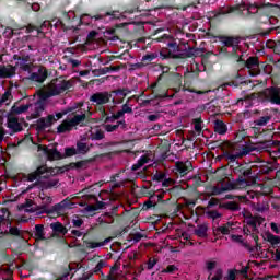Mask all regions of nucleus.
Listing matches in <instances>:
<instances>
[{
	"mask_svg": "<svg viewBox=\"0 0 280 280\" xmlns=\"http://www.w3.org/2000/svg\"><path fill=\"white\" fill-rule=\"evenodd\" d=\"M221 47H219V55L224 56V58H234L241 69H249L254 71L252 75H257L259 73V57L253 56L247 60H244L243 55L240 56L237 51L242 50V37L240 36H229V35H219L218 36Z\"/></svg>",
	"mask_w": 280,
	"mask_h": 280,
	"instance_id": "f257e3e1",
	"label": "nucleus"
},
{
	"mask_svg": "<svg viewBox=\"0 0 280 280\" xmlns=\"http://www.w3.org/2000/svg\"><path fill=\"white\" fill-rule=\"evenodd\" d=\"M256 148L243 143H230L228 149L223 150V153L218 159H224L228 163H235L237 159H244L248 156L250 152H255Z\"/></svg>",
	"mask_w": 280,
	"mask_h": 280,
	"instance_id": "f03ea898",
	"label": "nucleus"
},
{
	"mask_svg": "<svg viewBox=\"0 0 280 280\" xmlns=\"http://www.w3.org/2000/svg\"><path fill=\"white\" fill-rule=\"evenodd\" d=\"M168 40L166 43V47L160 50L161 60H174V56H178V51H180V46L176 42V39H172L170 35L164 34L159 38V42Z\"/></svg>",
	"mask_w": 280,
	"mask_h": 280,
	"instance_id": "7ed1b4c3",
	"label": "nucleus"
},
{
	"mask_svg": "<svg viewBox=\"0 0 280 280\" xmlns=\"http://www.w3.org/2000/svg\"><path fill=\"white\" fill-rule=\"evenodd\" d=\"M71 86H73L71 81H67L62 79V77L54 79L49 84L47 93H44L46 94L44 100H49V97H56V95H61V93H65V91H69Z\"/></svg>",
	"mask_w": 280,
	"mask_h": 280,
	"instance_id": "20e7f679",
	"label": "nucleus"
},
{
	"mask_svg": "<svg viewBox=\"0 0 280 280\" xmlns=\"http://www.w3.org/2000/svg\"><path fill=\"white\" fill-rule=\"evenodd\" d=\"M113 100V94L110 92H96L90 96V102L94 104V106H100L98 112L101 115L106 116V108L104 104H108Z\"/></svg>",
	"mask_w": 280,
	"mask_h": 280,
	"instance_id": "39448f33",
	"label": "nucleus"
},
{
	"mask_svg": "<svg viewBox=\"0 0 280 280\" xmlns=\"http://www.w3.org/2000/svg\"><path fill=\"white\" fill-rule=\"evenodd\" d=\"M86 120V114H77L71 119H66L57 127L58 135H62L65 132H71L75 126H80L82 121Z\"/></svg>",
	"mask_w": 280,
	"mask_h": 280,
	"instance_id": "423d86ee",
	"label": "nucleus"
},
{
	"mask_svg": "<svg viewBox=\"0 0 280 280\" xmlns=\"http://www.w3.org/2000/svg\"><path fill=\"white\" fill-rule=\"evenodd\" d=\"M50 176H54V168H49L47 164L38 166L34 172L30 173L26 177L28 183L37 180V185L40 180H47Z\"/></svg>",
	"mask_w": 280,
	"mask_h": 280,
	"instance_id": "0eeeda50",
	"label": "nucleus"
},
{
	"mask_svg": "<svg viewBox=\"0 0 280 280\" xmlns=\"http://www.w3.org/2000/svg\"><path fill=\"white\" fill-rule=\"evenodd\" d=\"M113 241V237H107L104 241L97 242V237L91 234V232H85L82 237L83 246L89 250L94 248H101V246H106L109 242Z\"/></svg>",
	"mask_w": 280,
	"mask_h": 280,
	"instance_id": "6e6552de",
	"label": "nucleus"
},
{
	"mask_svg": "<svg viewBox=\"0 0 280 280\" xmlns=\"http://www.w3.org/2000/svg\"><path fill=\"white\" fill-rule=\"evenodd\" d=\"M260 96L264 102H269V104H276V106H280V88H267L260 93Z\"/></svg>",
	"mask_w": 280,
	"mask_h": 280,
	"instance_id": "1a4fd4ad",
	"label": "nucleus"
},
{
	"mask_svg": "<svg viewBox=\"0 0 280 280\" xmlns=\"http://www.w3.org/2000/svg\"><path fill=\"white\" fill-rule=\"evenodd\" d=\"M37 152H43L48 161H62V159H65V155H62L57 148L49 149V147L45 144H38Z\"/></svg>",
	"mask_w": 280,
	"mask_h": 280,
	"instance_id": "9d476101",
	"label": "nucleus"
},
{
	"mask_svg": "<svg viewBox=\"0 0 280 280\" xmlns=\"http://www.w3.org/2000/svg\"><path fill=\"white\" fill-rule=\"evenodd\" d=\"M232 172L238 176L237 178H241V180H246V178L253 176V168H250L248 164H240V162H237L236 167L232 168Z\"/></svg>",
	"mask_w": 280,
	"mask_h": 280,
	"instance_id": "9b49d317",
	"label": "nucleus"
},
{
	"mask_svg": "<svg viewBox=\"0 0 280 280\" xmlns=\"http://www.w3.org/2000/svg\"><path fill=\"white\" fill-rule=\"evenodd\" d=\"M130 93H132V91L129 90L128 88L117 89L109 92V95H113L112 104L114 105L124 104V100L126 98V96L130 95Z\"/></svg>",
	"mask_w": 280,
	"mask_h": 280,
	"instance_id": "f8f14e48",
	"label": "nucleus"
},
{
	"mask_svg": "<svg viewBox=\"0 0 280 280\" xmlns=\"http://www.w3.org/2000/svg\"><path fill=\"white\" fill-rule=\"evenodd\" d=\"M248 187V179L236 178L234 182L229 180L222 186L223 191H235L236 189H246Z\"/></svg>",
	"mask_w": 280,
	"mask_h": 280,
	"instance_id": "ddd939ff",
	"label": "nucleus"
},
{
	"mask_svg": "<svg viewBox=\"0 0 280 280\" xmlns=\"http://www.w3.org/2000/svg\"><path fill=\"white\" fill-rule=\"evenodd\" d=\"M205 54V48H191L185 49L183 52H178L177 56H174V60H185V58H196Z\"/></svg>",
	"mask_w": 280,
	"mask_h": 280,
	"instance_id": "4468645a",
	"label": "nucleus"
},
{
	"mask_svg": "<svg viewBox=\"0 0 280 280\" xmlns=\"http://www.w3.org/2000/svg\"><path fill=\"white\" fill-rule=\"evenodd\" d=\"M54 121H57L56 116L48 115L46 118L42 117L36 121V130L37 132H45L46 128H51L54 126Z\"/></svg>",
	"mask_w": 280,
	"mask_h": 280,
	"instance_id": "2eb2a0df",
	"label": "nucleus"
},
{
	"mask_svg": "<svg viewBox=\"0 0 280 280\" xmlns=\"http://www.w3.org/2000/svg\"><path fill=\"white\" fill-rule=\"evenodd\" d=\"M42 198V205L38 207L37 211L39 213H47V215H51L56 213V210H54V206L49 208V205L54 202V199L50 196H44Z\"/></svg>",
	"mask_w": 280,
	"mask_h": 280,
	"instance_id": "dca6fc26",
	"label": "nucleus"
},
{
	"mask_svg": "<svg viewBox=\"0 0 280 280\" xmlns=\"http://www.w3.org/2000/svg\"><path fill=\"white\" fill-rule=\"evenodd\" d=\"M62 21L63 23H66L68 25V27H70L71 30L78 27V25H80L82 23V19H80L79 16H77L75 13H67L65 12L62 15Z\"/></svg>",
	"mask_w": 280,
	"mask_h": 280,
	"instance_id": "f3484780",
	"label": "nucleus"
},
{
	"mask_svg": "<svg viewBox=\"0 0 280 280\" xmlns=\"http://www.w3.org/2000/svg\"><path fill=\"white\" fill-rule=\"evenodd\" d=\"M191 170H194V164H191V161H189V160L186 162L178 161L175 163V171L182 177L187 176V174L190 173Z\"/></svg>",
	"mask_w": 280,
	"mask_h": 280,
	"instance_id": "a211bd4d",
	"label": "nucleus"
},
{
	"mask_svg": "<svg viewBox=\"0 0 280 280\" xmlns=\"http://www.w3.org/2000/svg\"><path fill=\"white\" fill-rule=\"evenodd\" d=\"M16 75V67L12 65H0V78L1 80H8Z\"/></svg>",
	"mask_w": 280,
	"mask_h": 280,
	"instance_id": "6ab92c4d",
	"label": "nucleus"
},
{
	"mask_svg": "<svg viewBox=\"0 0 280 280\" xmlns=\"http://www.w3.org/2000/svg\"><path fill=\"white\" fill-rule=\"evenodd\" d=\"M45 93L39 95V100L34 104V113L32 114L33 119H38L45 112Z\"/></svg>",
	"mask_w": 280,
	"mask_h": 280,
	"instance_id": "aec40b11",
	"label": "nucleus"
},
{
	"mask_svg": "<svg viewBox=\"0 0 280 280\" xmlns=\"http://www.w3.org/2000/svg\"><path fill=\"white\" fill-rule=\"evenodd\" d=\"M48 75V71L44 67H40L38 69V72L31 73L28 80H31L32 82H38L39 84H43V82L47 80Z\"/></svg>",
	"mask_w": 280,
	"mask_h": 280,
	"instance_id": "412c9836",
	"label": "nucleus"
},
{
	"mask_svg": "<svg viewBox=\"0 0 280 280\" xmlns=\"http://www.w3.org/2000/svg\"><path fill=\"white\" fill-rule=\"evenodd\" d=\"M74 205L75 203H73L71 199L66 198L61 202L52 206V211H55V213L61 214L65 213V209H73Z\"/></svg>",
	"mask_w": 280,
	"mask_h": 280,
	"instance_id": "4be33fe9",
	"label": "nucleus"
},
{
	"mask_svg": "<svg viewBox=\"0 0 280 280\" xmlns=\"http://www.w3.org/2000/svg\"><path fill=\"white\" fill-rule=\"evenodd\" d=\"M171 82L174 93H180L183 89V75L178 72L171 74Z\"/></svg>",
	"mask_w": 280,
	"mask_h": 280,
	"instance_id": "5701e85b",
	"label": "nucleus"
},
{
	"mask_svg": "<svg viewBox=\"0 0 280 280\" xmlns=\"http://www.w3.org/2000/svg\"><path fill=\"white\" fill-rule=\"evenodd\" d=\"M121 66H109V67H104L100 69L93 70L94 75L100 77V75H106V73H115L117 71H120Z\"/></svg>",
	"mask_w": 280,
	"mask_h": 280,
	"instance_id": "b1692460",
	"label": "nucleus"
},
{
	"mask_svg": "<svg viewBox=\"0 0 280 280\" xmlns=\"http://www.w3.org/2000/svg\"><path fill=\"white\" fill-rule=\"evenodd\" d=\"M8 128L12 130V132H23V125L19 121L16 117H9L8 118Z\"/></svg>",
	"mask_w": 280,
	"mask_h": 280,
	"instance_id": "393cba45",
	"label": "nucleus"
},
{
	"mask_svg": "<svg viewBox=\"0 0 280 280\" xmlns=\"http://www.w3.org/2000/svg\"><path fill=\"white\" fill-rule=\"evenodd\" d=\"M214 132L217 135H226V132H229V126L225 125L224 120H221V119H215L214 120Z\"/></svg>",
	"mask_w": 280,
	"mask_h": 280,
	"instance_id": "a878e982",
	"label": "nucleus"
},
{
	"mask_svg": "<svg viewBox=\"0 0 280 280\" xmlns=\"http://www.w3.org/2000/svg\"><path fill=\"white\" fill-rule=\"evenodd\" d=\"M182 91H188V93H196L197 95H205V91L194 89V83L189 79L184 80Z\"/></svg>",
	"mask_w": 280,
	"mask_h": 280,
	"instance_id": "bb28decb",
	"label": "nucleus"
},
{
	"mask_svg": "<svg viewBox=\"0 0 280 280\" xmlns=\"http://www.w3.org/2000/svg\"><path fill=\"white\" fill-rule=\"evenodd\" d=\"M221 16H226V14H242V7H226L219 11Z\"/></svg>",
	"mask_w": 280,
	"mask_h": 280,
	"instance_id": "cd10ccee",
	"label": "nucleus"
},
{
	"mask_svg": "<svg viewBox=\"0 0 280 280\" xmlns=\"http://www.w3.org/2000/svg\"><path fill=\"white\" fill-rule=\"evenodd\" d=\"M231 222H228L226 224L222 226H218L213 229L214 235H229L231 233Z\"/></svg>",
	"mask_w": 280,
	"mask_h": 280,
	"instance_id": "c85d7f7f",
	"label": "nucleus"
},
{
	"mask_svg": "<svg viewBox=\"0 0 280 280\" xmlns=\"http://www.w3.org/2000/svg\"><path fill=\"white\" fill-rule=\"evenodd\" d=\"M35 237L37 242H45V240H47V237H45V225H35Z\"/></svg>",
	"mask_w": 280,
	"mask_h": 280,
	"instance_id": "c756f323",
	"label": "nucleus"
},
{
	"mask_svg": "<svg viewBox=\"0 0 280 280\" xmlns=\"http://www.w3.org/2000/svg\"><path fill=\"white\" fill-rule=\"evenodd\" d=\"M219 209H226L228 211H240L242 209L240 203L235 201H228L225 203H219Z\"/></svg>",
	"mask_w": 280,
	"mask_h": 280,
	"instance_id": "7c9ffc66",
	"label": "nucleus"
},
{
	"mask_svg": "<svg viewBox=\"0 0 280 280\" xmlns=\"http://www.w3.org/2000/svg\"><path fill=\"white\" fill-rule=\"evenodd\" d=\"M31 106L32 104H26L21 106L13 105L11 107V113H13V115H23V113H27V110H30Z\"/></svg>",
	"mask_w": 280,
	"mask_h": 280,
	"instance_id": "2f4dec72",
	"label": "nucleus"
},
{
	"mask_svg": "<svg viewBox=\"0 0 280 280\" xmlns=\"http://www.w3.org/2000/svg\"><path fill=\"white\" fill-rule=\"evenodd\" d=\"M270 119H272V115L260 116L254 120V126H268V124H270Z\"/></svg>",
	"mask_w": 280,
	"mask_h": 280,
	"instance_id": "473e14b6",
	"label": "nucleus"
},
{
	"mask_svg": "<svg viewBox=\"0 0 280 280\" xmlns=\"http://www.w3.org/2000/svg\"><path fill=\"white\" fill-rule=\"evenodd\" d=\"M90 151L91 147L89 144L82 141L77 142V154H89Z\"/></svg>",
	"mask_w": 280,
	"mask_h": 280,
	"instance_id": "72a5a7b5",
	"label": "nucleus"
},
{
	"mask_svg": "<svg viewBox=\"0 0 280 280\" xmlns=\"http://www.w3.org/2000/svg\"><path fill=\"white\" fill-rule=\"evenodd\" d=\"M261 8H264L262 4L253 2L247 4V12L248 14H259V10H261Z\"/></svg>",
	"mask_w": 280,
	"mask_h": 280,
	"instance_id": "f704fd0d",
	"label": "nucleus"
},
{
	"mask_svg": "<svg viewBox=\"0 0 280 280\" xmlns=\"http://www.w3.org/2000/svg\"><path fill=\"white\" fill-rule=\"evenodd\" d=\"M16 65L22 71H26L27 73H32V69H34V63L30 61H18Z\"/></svg>",
	"mask_w": 280,
	"mask_h": 280,
	"instance_id": "c9c22d12",
	"label": "nucleus"
},
{
	"mask_svg": "<svg viewBox=\"0 0 280 280\" xmlns=\"http://www.w3.org/2000/svg\"><path fill=\"white\" fill-rule=\"evenodd\" d=\"M47 25H50V23L49 22H44L40 25L28 24L26 30H27L28 33L37 32V34H40V31L43 30V27H47Z\"/></svg>",
	"mask_w": 280,
	"mask_h": 280,
	"instance_id": "e433bc0d",
	"label": "nucleus"
},
{
	"mask_svg": "<svg viewBox=\"0 0 280 280\" xmlns=\"http://www.w3.org/2000/svg\"><path fill=\"white\" fill-rule=\"evenodd\" d=\"M207 231H209V228L206 224L197 225L195 235H197V237H207Z\"/></svg>",
	"mask_w": 280,
	"mask_h": 280,
	"instance_id": "4c0bfd02",
	"label": "nucleus"
},
{
	"mask_svg": "<svg viewBox=\"0 0 280 280\" xmlns=\"http://www.w3.org/2000/svg\"><path fill=\"white\" fill-rule=\"evenodd\" d=\"M266 240H267V242H269V244L273 245V247L279 246V244H280V236H277L272 233H267Z\"/></svg>",
	"mask_w": 280,
	"mask_h": 280,
	"instance_id": "58836bf2",
	"label": "nucleus"
},
{
	"mask_svg": "<svg viewBox=\"0 0 280 280\" xmlns=\"http://www.w3.org/2000/svg\"><path fill=\"white\" fill-rule=\"evenodd\" d=\"M119 126H122V128H126V120H119L116 125H105V130L107 132H115Z\"/></svg>",
	"mask_w": 280,
	"mask_h": 280,
	"instance_id": "ea45409f",
	"label": "nucleus"
},
{
	"mask_svg": "<svg viewBox=\"0 0 280 280\" xmlns=\"http://www.w3.org/2000/svg\"><path fill=\"white\" fill-rule=\"evenodd\" d=\"M154 100H172L174 97V94L170 95L167 92H159V90L153 91Z\"/></svg>",
	"mask_w": 280,
	"mask_h": 280,
	"instance_id": "a19ab883",
	"label": "nucleus"
},
{
	"mask_svg": "<svg viewBox=\"0 0 280 280\" xmlns=\"http://www.w3.org/2000/svg\"><path fill=\"white\" fill-rule=\"evenodd\" d=\"M156 58H159V52L147 54L142 57V62L144 65H150V62H152V60H156Z\"/></svg>",
	"mask_w": 280,
	"mask_h": 280,
	"instance_id": "79ce46f5",
	"label": "nucleus"
},
{
	"mask_svg": "<svg viewBox=\"0 0 280 280\" xmlns=\"http://www.w3.org/2000/svg\"><path fill=\"white\" fill-rule=\"evenodd\" d=\"M11 100H12V91L7 90L0 98V104H8Z\"/></svg>",
	"mask_w": 280,
	"mask_h": 280,
	"instance_id": "37998d69",
	"label": "nucleus"
},
{
	"mask_svg": "<svg viewBox=\"0 0 280 280\" xmlns=\"http://www.w3.org/2000/svg\"><path fill=\"white\" fill-rule=\"evenodd\" d=\"M77 154L78 150L75 147L66 148L63 159H69L70 156H75Z\"/></svg>",
	"mask_w": 280,
	"mask_h": 280,
	"instance_id": "c03bdc74",
	"label": "nucleus"
},
{
	"mask_svg": "<svg viewBox=\"0 0 280 280\" xmlns=\"http://www.w3.org/2000/svg\"><path fill=\"white\" fill-rule=\"evenodd\" d=\"M105 135L102 129L96 130V132L91 133V140L92 141H102L104 139Z\"/></svg>",
	"mask_w": 280,
	"mask_h": 280,
	"instance_id": "a18cd8bd",
	"label": "nucleus"
},
{
	"mask_svg": "<svg viewBox=\"0 0 280 280\" xmlns=\"http://www.w3.org/2000/svg\"><path fill=\"white\" fill-rule=\"evenodd\" d=\"M165 178H167V174H165L163 172H156L152 176V180H155L156 183H163V180H165Z\"/></svg>",
	"mask_w": 280,
	"mask_h": 280,
	"instance_id": "49530a36",
	"label": "nucleus"
},
{
	"mask_svg": "<svg viewBox=\"0 0 280 280\" xmlns=\"http://www.w3.org/2000/svg\"><path fill=\"white\" fill-rule=\"evenodd\" d=\"M206 215L210 220H218L219 218H222V213L218 212L217 210L207 211Z\"/></svg>",
	"mask_w": 280,
	"mask_h": 280,
	"instance_id": "de8ad7c7",
	"label": "nucleus"
},
{
	"mask_svg": "<svg viewBox=\"0 0 280 280\" xmlns=\"http://www.w3.org/2000/svg\"><path fill=\"white\" fill-rule=\"evenodd\" d=\"M237 279V269H229L228 276L224 277V280H236Z\"/></svg>",
	"mask_w": 280,
	"mask_h": 280,
	"instance_id": "09e8293b",
	"label": "nucleus"
},
{
	"mask_svg": "<svg viewBox=\"0 0 280 280\" xmlns=\"http://www.w3.org/2000/svg\"><path fill=\"white\" fill-rule=\"evenodd\" d=\"M63 226L65 225H62V223L60 222H55L50 224V229H52L54 233H60Z\"/></svg>",
	"mask_w": 280,
	"mask_h": 280,
	"instance_id": "8fccbe9b",
	"label": "nucleus"
},
{
	"mask_svg": "<svg viewBox=\"0 0 280 280\" xmlns=\"http://www.w3.org/2000/svg\"><path fill=\"white\" fill-rule=\"evenodd\" d=\"M104 266H105L104 260H100L93 269L94 275H100V272H102V269L104 268Z\"/></svg>",
	"mask_w": 280,
	"mask_h": 280,
	"instance_id": "3c124183",
	"label": "nucleus"
},
{
	"mask_svg": "<svg viewBox=\"0 0 280 280\" xmlns=\"http://www.w3.org/2000/svg\"><path fill=\"white\" fill-rule=\"evenodd\" d=\"M250 237H253L254 242L256 243V253H259V250H261V244H259V236L255 233H252Z\"/></svg>",
	"mask_w": 280,
	"mask_h": 280,
	"instance_id": "603ef678",
	"label": "nucleus"
},
{
	"mask_svg": "<svg viewBox=\"0 0 280 280\" xmlns=\"http://www.w3.org/2000/svg\"><path fill=\"white\" fill-rule=\"evenodd\" d=\"M156 264H159V259L149 258V260L147 261V270H152V268H154Z\"/></svg>",
	"mask_w": 280,
	"mask_h": 280,
	"instance_id": "864d4df0",
	"label": "nucleus"
},
{
	"mask_svg": "<svg viewBox=\"0 0 280 280\" xmlns=\"http://www.w3.org/2000/svg\"><path fill=\"white\" fill-rule=\"evenodd\" d=\"M128 104H130V98L127 100V102L122 105L121 112L126 115L127 114H132V107H129Z\"/></svg>",
	"mask_w": 280,
	"mask_h": 280,
	"instance_id": "5fc2aeb1",
	"label": "nucleus"
},
{
	"mask_svg": "<svg viewBox=\"0 0 280 280\" xmlns=\"http://www.w3.org/2000/svg\"><path fill=\"white\" fill-rule=\"evenodd\" d=\"M58 185V179H51L44 183L45 189H51V187H56Z\"/></svg>",
	"mask_w": 280,
	"mask_h": 280,
	"instance_id": "6e6d98bb",
	"label": "nucleus"
},
{
	"mask_svg": "<svg viewBox=\"0 0 280 280\" xmlns=\"http://www.w3.org/2000/svg\"><path fill=\"white\" fill-rule=\"evenodd\" d=\"M220 194H224V188L222 186L221 187L213 186L211 196H220Z\"/></svg>",
	"mask_w": 280,
	"mask_h": 280,
	"instance_id": "4d7b16f0",
	"label": "nucleus"
},
{
	"mask_svg": "<svg viewBox=\"0 0 280 280\" xmlns=\"http://www.w3.org/2000/svg\"><path fill=\"white\" fill-rule=\"evenodd\" d=\"M14 60H18V62H30V55H24V56H18L14 55Z\"/></svg>",
	"mask_w": 280,
	"mask_h": 280,
	"instance_id": "13d9d810",
	"label": "nucleus"
},
{
	"mask_svg": "<svg viewBox=\"0 0 280 280\" xmlns=\"http://www.w3.org/2000/svg\"><path fill=\"white\" fill-rule=\"evenodd\" d=\"M245 223L247 224V226H255V217L253 214H249L248 217L245 218Z\"/></svg>",
	"mask_w": 280,
	"mask_h": 280,
	"instance_id": "bf43d9fd",
	"label": "nucleus"
},
{
	"mask_svg": "<svg viewBox=\"0 0 280 280\" xmlns=\"http://www.w3.org/2000/svg\"><path fill=\"white\" fill-rule=\"evenodd\" d=\"M195 130H196V132H202V119L201 118L195 119Z\"/></svg>",
	"mask_w": 280,
	"mask_h": 280,
	"instance_id": "052dcab7",
	"label": "nucleus"
},
{
	"mask_svg": "<svg viewBox=\"0 0 280 280\" xmlns=\"http://www.w3.org/2000/svg\"><path fill=\"white\" fill-rule=\"evenodd\" d=\"M215 266H218L217 261H207L206 262V268H207L208 272H212L213 270H215Z\"/></svg>",
	"mask_w": 280,
	"mask_h": 280,
	"instance_id": "680f3d73",
	"label": "nucleus"
},
{
	"mask_svg": "<svg viewBox=\"0 0 280 280\" xmlns=\"http://www.w3.org/2000/svg\"><path fill=\"white\" fill-rule=\"evenodd\" d=\"M9 233L14 237H21V230H19V228H10Z\"/></svg>",
	"mask_w": 280,
	"mask_h": 280,
	"instance_id": "e2e57ef3",
	"label": "nucleus"
},
{
	"mask_svg": "<svg viewBox=\"0 0 280 280\" xmlns=\"http://www.w3.org/2000/svg\"><path fill=\"white\" fill-rule=\"evenodd\" d=\"M218 205H220V199L218 198H211L209 201H208V208L211 209L213 207H218Z\"/></svg>",
	"mask_w": 280,
	"mask_h": 280,
	"instance_id": "0e129e2a",
	"label": "nucleus"
},
{
	"mask_svg": "<svg viewBox=\"0 0 280 280\" xmlns=\"http://www.w3.org/2000/svg\"><path fill=\"white\" fill-rule=\"evenodd\" d=\"M176 270H178V268H176V265H168L163 272H166L168 275H172L173 272H176Z\"/></svg>",
	"mask_w": 280,
	"mask_h": 280,
	"instance_id": "69168bd1",
	"label": "nucleus"
},
{
	"mask_svg": "<svg viewBox=\"0 0 280 280\" xmlns=\"http://www.w3.org/2000/svg\"><path fill=\"white\" fill-rule=\"evenodd\" d=\"M71 270H73V268H71V266H68V268H66L61 275V277L59 278L60 280H65L69 277Z\"/></svg>",
	"mask_w": 280,
	"mask_h": 280,
	"instance_id": "338daca9",
	"label": "nucleus"
},
{
	"mask_svg": "<svg viewBox=\"0 0 280 280\" xmlns=\"http://www.w3.org/2000/svg\"><path fill=\"white\" fill-rule=\"evenodd\" d=\"M72 224L74 229H80L82 224H84V220L82 219H72Z\"/></svg>",
	"mask_w": 280,
	"mask_h": 280,
	"instance_id": "774afa93",
	"label": "nucleus"
}]
</instances>
